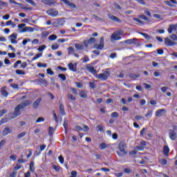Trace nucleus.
<instances>
[{
    "label": "nucleus",
    "instance_id": "nucleus-1",
    "mask_svg": "<svg viewBox=\"0 0 177 177\" xmlns=\"http://www.w3.org/2000/svg\"><path fill=\"white\" fill-rule=\"evenodd\" d=\"M30 104H31V101L25 100L22 102L21 104L16 106L15 108V111L13 112L15 113L17 117H19V115L21 114V111H20V110L26 109V107H27V106H30Z\"/></svg>",
    "mask_w": 177,
    "mask_h": 177
},
{
    "label": "nucleus",
    "instance_id": "nucleus-2",
    "mask_svg": "<svg viewBox=\"0 0 177 177\" xmlns=\"http://www.w3.org/2000/svg\"><path fill=\"white\" fill-rule=\"evenodd\" d=\"M118 149L120 151H117V154L119 155L120 157H122L125 156V154H128V151L125 150L127 149V144L124 141H120L118 145Z\"/></svg>",
    "mask_w": 177,
    "mask_h": 177
},
{
    "label": "nucleus",
    "instance_id": "nucleus-3",
    "mask_svg": "<svg viewBox=\"0 0 177 177\" xmlns=\"http://www.w3.org/2000/svg\"><path fill=\"white\" fill-rule=\"evenodd\" d=\"M96 78L100 81H107L110 77V71H105L103 73H99L96 75Z\"/></svg>",
    "mask_w": 177,
    "mask_h": 177
},
{
    "label": "nucleus",
    "instance_id": "nucleus-4",
    "mask_svg": "<svg viewBox=\"0 0 177 177\" xmlns=\"http://www.w3.org/2000/svg\"><path fill=\"white\" fill-rule=\"evenodd\" d=\"M46 13L51 17H56L59 15V11L56 8H50L46 11Z\"/></svg>",
    "mask_w": 177,
    "mask_h": 177
},
{
    "label": "nucleus",
    "instance_id": "nucleus-5",
    "mask_svg": "<svg viewBox=\"0 0 177 177\" xmlns=\"http://www.w3.org/2000/svg\"><path fill=\"white\" fill-rule=\"evenodd\" d=\"M95 49H98L99 50H102L104 48V37H102L100 39V44H95Z\"/></svg>",
    "mask_w": 177,
    "mask_h": 177
},
{
    "label": "nucleus",
    "instance_id": "nucleus-6",
    "mask_svg": "<svg viewBox=\"0 0 177 177\" xmlns=\"http://www.w3.org/2000/svg\"><path fill=\"white\" fill-rule=\"evenodd\" d=\"M41 2L48 6H55L57 3L56 0H41Z\"/></svg>",
    "mask_w": 177,
    "mask_h": 177
},
{
    "label": "nucleus",
    "instance_id": "nucleus-7",
    "mask_svg": "<svg viewBox=\"0 0 177 177\" xmlns=\"http://www.w3.org/2000/svg\"><path fill=\"white\" fill-rule=\"evenodd\" d=\"M169 136L171 140H176L177 134H176V132H175V130H172V129L169 130Z\"/></svg>",
    "mask_w": 177,
    "mask_h": 177
},
{
    "label": "nucleus",
    "instance_id": "nucleus-8",
    "mask_svg": "<svg viewBox=\"0 0 177 177\" xmlns=\"http://www.w3.org/2000/svg\"><path fill=\"white\" fill-rule=\"evenodd\" d=\"M11 44H17V33H12L8 37Z\"/></svg>",
    "mask_w": 177,
    "mask_h": 177
},
{
    "label": "nucleus",
    "instance_id": "nucleus-9",
    "mask_svg": "<svg viewBox=\"0 0 177 177\" xmlns=\"http://www.w3.org/2000/svg\"><path fill=\"white\" fill-rule=\"evenodd\" d=\"M165 44L166 46H174L176 45V42L172 41L169 37L165 39Z\"/></svg>",
    "mask_w": 177,
    "mask_h": 177
},
{
    "label": "nucleus",
    "instance_id": "nucleus-10",
    "mask_svg": "<svg viewBox=\"0 0 177 177\" xmlns=\"http://www.w3.org/2000/svg\"><path fill=\"white\" fill-rule=\"evenodd\" d=\"M167 110L165 109H158L156 111L155 115L156 117H162V115H164V114H166Z\"/></svg>",
    "mask_w": 177,
    "mask_h": 177
},
{
    "label": "nucleus",
    "instance_id": "nucleus-11",
    "mask_svg": "<svg viewBox=\"0 0 177 177\" xmlns=\"http://www.w3.org/2000/svg\"><path fill=\"white\" fill-rule=\"evenodd\" d=\"M68 67L71 71L75 73L77 71V64L69 63Z\"/></svg>",
    "mask_w": 177,
    "mask_h": 177
},
{
    "label": "nucleus",
    "instance_id": "nucleus-12",
    "mask_svg": "<svg viewBox=\"0 0 177 177\" xmlns=\"http://www.w3.org/2000/svg\"><path fill=\"white\" fill-rule=\"evenodd\" d=\"M136 41H138V39L133 38V39H129L124 41V44H127V45H132V44H136Z\"/></svg>",
    "mask_w": 177,
    "mask_h": 177
},
{
    "label": "nucleus",
    "instance_id": "nucleus-13",
    "mask_svg": "<svg viewBox=\"0 0 177 177\" xmlns=\"http://www.w3.org/2000/svg\"><path fill=\"white\" fill-rule=\"evenodd\" d=\"M111 41H120L121 36H119L117 33H113L111 36Z\"/></svg>",
    "mask_w": 177,
    "mask_h": 177
},
{
    "label": "nucleus",
    "instance_id": "nucleus-14",
    "mask_svg": "<svg viewBox=\"0 0 177 177\" xmlns=\"http://www.w3.org/2000/svg\"><path fill=\"white\" fill-rule=\"evenodd\" d=\"M86 68L88 71H89V73H91L93 75H95V74H96V69H95V67L87 66H86Z\"/></svg>",
    "mask_w": 177,
    "mask_h": 177
},
{
    "label": "nucleus",
    "instance_id": "nucleus-15",
    "mask_svg": "<svg viewBox=\"0 0 177 177\" xmlns=\"http://www.w3.org/2000/svg\"><path fill=\"white\" fill-rule=\"evenodd\" d=\"M169 147L165 145L163 147V154H165V157H168L169 156Z\"/></svg>",
    "mask_w": 177,
    "mask_h": 177
},
{
    "label": "nucleus",
    "instance_id": "nucleus-16",
    "mask_svg": "<svg viewBox=\"0 0 177 177\" xmlns=\"http://www.w3.org/2000/svg\"><path fill=\"white\" fill-rule=\"evenodd\" d=\"M41 104V98H38L33 102V109H38L39 104Z\"/></svg>",
    "mask_w": 177,
    "mask_h": 177
},
{
    "label": "nucleus",
    "instance_id": "nucleus-17",
    "mask_svg": "<svg viewBox=\"0 0 177 177\" xmlns=\"http://www.w3.org/2000/svg\"><path fill=\"white\" fill-rule=\"evenodd\" d=\"M176 27H177L176 25H174V24L170 25L167 29L169 34H172V31H174V30H176Z\"/></svg>",
    "mask_w": 177,
    "mask_h": 177
},
{
    "label": "nucleus",
    "instance_id": "nucleus-18",
    "mask_svg": "<svg viewBox=\"0 0 177 177\" xmlns=\"http://www.w3.org/2000/svg\"><path fill=\"white\" fill-rule=\"evenodd\" d=\"M12 133V130H10L9 127H6L2 131V134L3 136H6V135H9V133Z\"/></svg>",
    "mask_w": 177,
    "mask_h": 177
},
{
    "label": "nucleus",
    "instance_id": "nucleus-19",
    "mask_svg": "<svg viewBox=\"0 0 177 177\" xmlns=\"http://www.w3.org/2000/svg\"><path fill=\"white\" fill-rule=\"evenodd\" d=\"M129 78H131V80H136L137 78H139L140 77V74H133V73H130L127 75Z\"/></svg>",
    "mask_w": 177,
    "mask_h": 177
},
{
    "label": "nucleus",
    "instance_id": "nucleus-20",
    "mask_svg": "<svg viewBox=\"0 0 177 177\" xmlns=\"http://www.w3.org/2000/svg\"><path fill=\"white\" fill-rule=\"evenodd\" d=\"M80 96L82 99H86V97H88V93H86V91L81 90L80 92Z\"/></svg>",
    "mask_w": 177,
    "mask_h": 177
},
{
    "label": "nucleus",
    "instance_id": "nucleus-21",
    "mask_svg": "<svg viewBox=\"0 0 177 177\" xmlns=\"http://www.w3.org/2000/svg\"><path fill=\"white\" fill-rule=\"evenodd\" d=\"M63 126H64V128L65 129V132L66 133H67L68 131V120H67L66 118H64V124H63Z\"/></svg>",
    "mask_w": 177,
    "mask_h": 177
},
{
    "label": "nucleus",
    "instance_id": "nucleus-22",
    "mask_svg": "<svg viewBox=\"0 0 177 177\" xmlns=\"http://www.w3.org/2000/svg\"><path fill=\"white\" fill-rule=\"evenodd\" d=\"M59 111L62 115H66V111L64 110V105L63 104V103H61L59 104Z\"/></svg>",
    "mask_w": 177,
    "mask_h": 177
},
{
    "label": "nucleus",
    "instance_id": "nucleus-23",
    "mask_svg": "<svg viewBox=\"0 0 177 177\" xmlns=\"http://www.w3.org/2000/svg\"><path fill=\"white\" fill-rule=\"evenodd\" d=\"M45 149H46V145H42L40 146V151H35V154L36 156H39V154H41V151H44V150H45Z\"/></svg>",
    "mask_w": 177,
    "mask_h": 177
},
{
    "label": "nucleus",
    "instance_id": "nucleus-24",
    "mask_svg": "<svg viewBox=\"0 0 177 177\" xmlns=\"http://www.w3.org/2000/svg\"><path fill=\"white\" fill-rule=\"evenodd\" d=\"M109 19H110L111 20H113V21H116V23H121V20H120V19H118V17H115V16H114V15H111V16H109Z\"/></svg>",
    "mask_w": 177,
    "mask_h": 177
},
{
    "label": "nucleus",
    "instance_id": "nucleus-25",
    "mask_svg": "<svg viewBox=\"0 0 177 177\" xmlns=\"http://www.w3.org/2000/svg\"><path fill=\"white\" fill-rule=\"evenodd\" d=\"M75 48L77 50H84V45L75 44Z\"/></svg>",
    "mask_w": 177,
    "mask_h": 177
},
{
    "label": "nucleus",
    "instance_id": "nucleus-26",
    "mask_svg": "<svg viewBox=\"0 0 177 177\" xmlns=\"http://www.w3.org/2000/svg\"><path fill=\"white\" fill-rule=\"evenodd\" d=\"M138 18L141 19L142 20H145V21H150V19L146 17L145 15H138Z\"/></svg>",
    "mask_w": 177,
    "mask_h": 177
},
{
    "label": "nucleus",
    "instance_id": "nucleus-27",
    "mask_svg": "<svg viewBox=\"0 0 177 177\" xmlns=\"http://www.w3.org/2000/svg\"><path fill=\"white\" fill-rule=\"evenodd\" d=\"M96 128L97 132H104V126L99 124L96 127Z\"/></svg>",
    "mask_w": 177,
    "mask_h": 177
},
{
    "label": "nucleus",
    "instance_id": "nucleus-28",
    "mask_svg": "<svg viewBox=\"0 0 177 177\" xmlns=\"http://www.w3.org/2000/svg\"><path fill=\"white\" fill-rule=\"evenodd\" d=\"M29 169L31 172H35V167H34V162L30 163Z\"/></svg>",
    "mask_w": 177,
    "mask_h": 177
},
{
    "label": "nucleus",
    "instance_id": "nucleus-29",
    "mask_svg": "<svg viewBox=\"0 0 177 177\" xmlns=\"http://www.w3.org/2000/svg\"><path fill=\"white\" fill-rule=\"evenodd\" d=\"M133 20H134V21H136L139 24H141V26H145V21L139 19L138 18L134 17V18H133Z\"/></svg>",
    "mask_w": 177,
    "mask_h": 177
},
{
    "label": "nucleus",
    "instance_id": "nucleus-30",
    "mask_svg": "<svg viewBox=\"0 0 177 177\" xmlns=\"http://www.w3.org/2000/svg\"><path fill=\"white\" fill-rule=\"evenodd\" d=\"M8 116L10 120H13L14 118H16L17 117L13 111H11L8 113Z\"/></svg>",
    "mask_w": 177,
    "mask_h": 177
},
{
    "label": "nucleus",
    "instance_id": "nucleus-31",
    "mask_svg": "<svg viewBox=\"0 0 177 177\" xmlns=\"http://www.w3.org/2000/svg\"><path fill=\"white\" fill-rule=\"evenodd\" d=\"M49 41H55V39H57V35H51L48 37Z\"/></svg>",
    "mask_w": 177,
    "mask_h": 177
},
{
    "label": "nucleus",
    "instance_id": "nucleus-32",
    "mask_svg": "<svg viewBox=\"0 0 177 177\" xmlns=\"http://www.w3.org/2000/svg\"><path fill=\"white\" fill-rule=\"evenodd\" d=\"M15 73L18 75H26V72L23 71L22 70H16Z\"/></svg>",
    "mask_w": 177,
    "mask_h": 177
},
{
    "label": "nucleus",
    "instance_id": "nucleus-33",
    "mask_svg": "<svg viewBox=\"0 0 177 177\" xmlns=\"http://www.w3.org/2000/svg\"><path fill=\"white\" fill-rule=\"evenodd\" d=\"M6 113H8V109H6L0 110V118L3 117V115L6 114Z\"/></svg>",
    "mask_w": 177,
    "mask_h": 177
},
{
    "label": "nucleus",
    "instance_id": "nucleus-34",
    "mask_svg": "<svg viewBox=\"0 0 177 177\" xmlns=\"http://www.w3.org/2000/svg\"><path fill=\"white\" fill-rule=\"evenodd\" d=\"M45 49H46V45H41L39 46V48H37V50L39 52H42L43 50H45Z\"/></svg>",
    "mask_w": 177,
    "mask_h": 177
},
{
    "label": "nucleus",
    "instance_id": "nucleus-35",
    "mask_svg": "<svg viewBox=\"0 0 177 177\" xmlns=\"http://www.w3.org/2000/svg\"><path fill=\"white\" fill-rule=\"evenodd\" d=\"M26 135H27V132L24 131L22 133H20L18 136H17V138L18 139H21V138H24V136H26Z\"/></svg>",
    "mask_w": 177,
    "mask_h": 177
},
{
    "label": "nucleus",
    "instance_id": "nucleus-36",
    "mask_svg": "<svg viewBox=\"0 0 177 177\" xmlns=\"http://www.w3.org/2000/svg\"><path fill=\"white\" fill-rule=\"evenodd\" d=\"M140 35H142L146 39H151V37H150V35H149L147 33L140 32Z\"/></svg>",
    "mask_w": 177,
    "mask_h": 177
},
{
    "label": "nucleus",
    "instance_id": "nucleus-37",
    "mask_svg": "<svg viewBox=\"0 0 177 177\" xmlns=\"http://www.w3.org/2000/svg\"><path fill=\"white\" fill-rule=\"evenodd\" d=\"M75 52V50L73 47H68V55H72V53H74Z\"/></svg>",
    "mask_w": 177,
    "mask_h": 177
},
{
    "label": "nucleus",
    "instance_id": "nucleus-38",
    "mask_svg": "<svg viewBox=\"0 0 177 177\" xmlns=\"http://www.w3.org/2000/svg\"><path fill=\"white\" fill-rule=\"evenodd\" d=\"M160 163L161 164V165H167V163L168 162L167 161V159L165 158H162L159 160Z\"/></svg>",
    "mask_w": 177,
    "mask_h": 177
},
{
    "label": "nucleus",
    "instance_id": "nucleus-39",
    "mask_svg": "<svg viewBox=\"0 0 177 177\" xmlns=\"http://www.w3.org/2000/svg\"><path fill=\"white\" fill-rule=\"evenodd\" d=\"M151 115H153V111H147V113L145 114V117H149V118H151Z\"/></svg>",
    "mask_w": 177,
    "mask_h": 177
},
{
    "label": "nucleus",
    "instance_id": "nucleus-40",
    "mask_svg": "<svg viewBox=\"0 0 177 177\" xmlns=\"http://www.w3.org/2000/svg\"><path fill=\"white\" fill-rule=\"evenodd\" d=\"M68 98L71 100H73V102L77 100V98L75 97V96L73 95V94H68Z\"/></svg>",
    "mask_w": 177,
    "mask_h": 177
},
{
    "label": "nucleus",
    "instance_id": "nucleus-41",
    "mask_svg": "<svg viewBox=\"0 0 177 177\" xmlns=\"http://www.w3.org/2000/svg\"><path fill=\"white\" fill-rule=\"evenodd\" d=\"M89 87L91 88V89H95V88H96V83L93 82H89Z\"/></svg>",
    "mask_w": 177,
    "mask_h": 177
},
{
    "label": "nucleus",
    "instance_id": "nucleus-42",
    "mask_svg": "<svg viewBox=\"0 0 177 177\" xmlns=\"http://www.w3.org/2000/svg\"><path fill=\"white\" fill-rule=\"evenodd\" d=\"M37 67L41 68L44 67V68H46V67H48V65L46 64H42L41 62L37 63Z\"/></svg>",
    "mask_w": 177,
    "mask_h": 177
},
{
    "label": "nucleus",
    "instance_id": "nucleus-43",
    "mask_svg": "<svg viewBox=\"0 0 177 177\" xmlns=\"http://www.w3.org/2000/svg\"><path fill=\"white\" fill-rule=\"evenodd\" d=\"M1 95L2 96H4V97H8L9 93H8L6 90H1Z\"/></svg>",
    "mask_w": 177,
    "mask_h": 177
},
{
    "label": "nucleus",
    "instance_id": "nucleus-44",
    "mask_svg": "<svg viewBox=\"0 0 177 177\" xmlns=\"http://www.w3.org/2000/svg\"><path fill=\"white\" fill-rule=\"evenodd\" d=\"M53 169H55V171H56L57 172H59V171H60V166H59V165H53Z\"/></svg>",
    "mask_w": 177,
    "mask_h": 177
},
{
    "label": "nucleus",
    "instance_id": "nucleus-45",
    "mask_svg": "<svg viewBox=\"0 0 177 177\" xmlns=\"http://www.w3.org/2000/svg\"><path fill=\"white\" fill-rule=\"evenodd\" d=\"M22 165L17 163L16 166L14 167V171H19V169H21Z\"/></svg>",
    "mask_w": 177,
    "mask_h": 177
},
{
    "label": "nucleus",
    "instance_id": "nucleus-46",
    "mask_svg": "<svg viewBox=\"0 0 177 177\" xmlns=\"http://www.w3.org/2000/svg\"><path fill=\"white\" fill-rule=\"evenodd\" d=\"M41 56H42V53L37 54V55L32 59V62H34V60H37V59H39V57H41Z\"/></svg>",
    "mask_w": 177,
    "mask_h": 177
},
{
    "label": "nucleus",
    "instance_id": "nucleus-47",
    "mask_svg": "<svg viewBox=\"0 0 177 177\" xmlns=\"http://www.w3.org/2000/svg\"><path fill=\"white\" fill-rule=\"evenodd\" d=\"M53 131H54L53 127H50L49 129H48V135H50V136H53Z\"/></svg>",
    "mask_w": 177,
    "mask_h": 177
},
{
    "label": "nucleus",
    "instance_id": "nucleus-48",
    "mask_svg": "<svg viewBox=\"0 0 177 177\" xmlns=\"http://www.w3.org/2000/svg\"><path fill=\"white\" fill-rule=\"evenodd\" d=\"M8 122V118H2L1 120H0V125H3V124H5Z\"/></svg>",
    "mask_w": 177,
    "mask_h": 177
},
{
    "label": "nucleus",
    "instance_id": "nucleus-49",
    "mask_svg": "<svg viewBox=\"0 0 177 177\" xmlns=\"http://www.w3.org/2000/svg\"><path fill=\"white\" fill-rule=\"evenodd\" d=\"M47 74H48V75H55V72H53V71H52V69L50 68H48L46 70Z\"/></svg>",
    "mask_w": 177,
    "mask_h": 177
},
{
    "label": "nucleus",
    "instance_id": "nucleus-50",
    "mask_svg": "<svg viewBox=\"0 0 177 177\" xmlns=\"http://www.w3.org/2000/svg\"><path fill=\"white\" fill-rule=\"evenodd\" d=\"M70 89L73 92V95H78V91H77V88L74 87H71Z\"/></svg>",
    "mask_w": 177,
    "mask_h": 177
},
{
    "label": "nucleus",
    "instance_id": "nucleus-51",
    "mask_svg": "<svg viewBox=\"0 0 177 177\" xmlns=\"http://www.w3.org/2000/svg\"><path fill=\"white\" fill-rule=\"evenodd\" d=\"M58 77H59V78H61V80H62V81H66V75H64V74H59Z\"/></svg>",
    "mask_w": 177,
    "mask_h": 177
},
{
    "label": "nucleus",
    "instance_id": "nucleus-52",
    "mask_svg": "<svg viewBox=\"0 0 177 177\" xmlns=\"http://www.w3.org/2000/svg\"><path fill=\"white\" fill-rule=\"evenodd\" d=\"M19 64H21V60H18L14 64V68H17Z\"/></svg>",
    "mask_w": 177,
    "mask_h": 177
},
{
    "label": "nucleus",
    "instance_id": "nucleus-53",
    "mask_svg": "<svg viewBox=\"0 0 177 177\" xmlns=\"http://www.w3.org/2000/svg\"><path fill=\"white\" fill-rule=\"evenodd\" d=\"M8 55L10 59H15V57H16V54L15 53H9Z\"/></svg>",
    "mask_w": 177,
    "mask_h": 177
},
{
    "label": "nucleus",
    "instance_id": "nucleus-54",
    "mask_svg": "<svg viewBox=\"0 0 177 177\" xmlns=\"http://www.w3.org/2000/svg\"><path fill=\"white\" fill-rule=\"evenodd\" d=\"M53 117H54V120H55V122H59V119L57 118V115H56V112L55 111H53Z\"/></svg>",
    "mask_w": 177,
    "mask_h": 177
},
{
    "label": "nucleus",
    "instance_id": "nucleus-55",
    "mask_svg": "<svg viewBox=\"0 0 177 177\" xmlns=\"http://www.w3.org/2000/svg\"><path fill=\"white\" fill-rule=\"evenodd\" d=\"M48 35H49V33L48 32V31H44V32H41L42 38H46V37H48Z\"/></svg>",
    "mask_w": 177,
    "mask_h": 177
},
{
    "label": "nucleus",
    "instance_id": "nucleus-56",
    "mask_svg": "<svg viewBox=\"0 0 177 177\" xmlns=\"http://www.w3.org/2000/svg\"><path fill=\"white\" fill-rule=\"evenodd\" d=\"M90 44H95L96 42V39L95 37H91L88 40H87Z\"/></svg>",
    "mask_w": 177,
    "mask_h": 177
},
{
    "label": "nucleus",
    "instance_id": "nucleus-57",
    "mask_svg": "<svg viewBox=\"0 0 177 177\" xmlns=\"http://www.w3.org/2000/svg\"><path fill=\"white\" fill-rule=\"evenodd\" d=\"M51 49L53 50H57V49H59V46H57V44H53L51 46Z\"/></svg>",
    "mask_w": 177,
    "mask_h": 177
},
{
    "label": "nucleus",
    "instance_id": "nucleus-58",
    "mask_svg": "<svg viewBox=\"0 0 177 177\" xmlns=\"http://www.w3.org/2000/svg\"><path fill=\"white\" fill-rule=\"evenodd\" d=\"M89 62V57L87 55H85L83 58V63H88Z\"/></svg>",
    "mask_w": 177,
    "mask_h": 177
},
{
    "label": "nucleus",
    "instance_id": "nucleus-59",
    "mask_svg": "<svg viewBox=\"0 0 177 177\" xmlns=\"http://www.w3.org/2000/svg\"><path fill=\"white\" fill-rule=\"evenodd\" d=\"M146 128H142L140 132V136H145V132H146Z\"/></svg>",
    "mask_w": 177,
    "mask_h": 177
},
{
    "label": "nucleus",
    "instance_id": "nucleus-60",
    "mask_svg": "<svg viewBox=\"0 0 177 177\" xmlns=\"http://www.w3.org/2000/svg\"><path fill=\"white\" fill-rule=\"evenodd\" d=\"M44 121H45V119L42 117L38 118L36 120V123L38 122H44Z\"/></svg>",
    "mask_w": 177,
    "mask_h": 177
},
{
    "label": "nucleus",
    "instance_id": "nucleus-61",
    "mask_svg": "<svg viewBox=\"0 0 177 177\" xmlns=\"http://www.w3.org/2000/svg\"><path fill=\"white\" fill-rule=\"evenodd\" d=\"M68 6H70V8H72V9H75L77 8V6L74 3H70L68 4Z\"/></svg>",
    "mask_w": 177,
    "mask_h": 177
},
{
    "label": "nucleus",
    "instance_id": "nucleus-62",
    "mask_svg": "<svg viewBox=\"0 0 177 177\" xmlns=\"http://www.w3.org/2000/svg\"><path fill=\"white\" fill-rule=\"evenodd\" d=\"M100 148L101 149V150H104V149H106V143L102 142L100 145Z\"/></svg>",
    "mask_w": 177,
    "mask_h": 177
},
{
    "label": "nucleus",
    "instance_id": "nucleus-63",
    "mask_svg": "<svg viewBox=\"0 0 177 177\" xmlns=\"http://www.w3.org/2000/svg\"><path fill=\"white\" fill-rule=\"evenodd\" d=\"M111 117L113 118H118V113H117V112H113V113H111Z\"/></svg>",
    "mask_w": 177,
    "mask_h": 177
},
{
    "label": "nucleus",
    "instance_id": "nucleus-64",
    "mask_svg": "<svg viewBox=\"0 0 177 177\" xmlns=\"http://www.w3.org/2000/svg\"><path fill=\"white\" fill-rule=\"evenodd\" d=\"M171 39L173 41H177V36L176 34H173L170 36Z\"/></svg>",
    "mask_w": 177,
    "mask_h": 177
}]
</instances>
